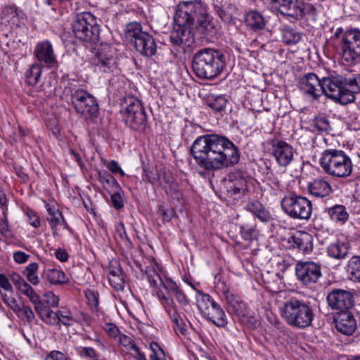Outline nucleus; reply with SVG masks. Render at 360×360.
I'll return each mask as SVG.
<instances>
[{"mask_svg": "<svg viewBox=\"0 0 360 360\" xmlns=\"http://www.w3.org/2000/svg\"><path fill=\"white\" fill-rule=\"evenodd\" d=\"M174 20L176 27L170 34V41L175 46L182 44L190 46L195 42L196 33L205 39L212 37L216 33L213 18L200 0L180 2Z\"/></svg>", "mask_w": 360, "mask_h": 360, "instance_id": "nucleus-1", "label": "nucleus"}, {"mask_svg": "<svg viewBox=\"0 0 360 360\" xmlns=\"http://www.w3.org/2000/svg\"><path fill=\"white\" fill-rule=\"evenodd\" d=\"M191 153L198 167L208 172L233 167L240 157L238 148L231 140L214 134L198 137Z\"/></svg>", "mask_w": 360, "mask_h": 360, "instance_id": "nucleus-2", "label": "nucleus"}, {"mask_svg": "<svg viewBox=\"0 0 360 360\" xmlns=\"http://www.w3.org/2000/svg\"><path fill=\"white\" fill-rule=\"evenodd\" d=\"M225 65V55L218 49L203 48L193 56L192 69L200 79L215 78L222 72Z\"/></svg>", "mask_w": 360, "mask_h": 360, "instance_id": "nucleus-3", "label": "nucleus"}, {"mask_svg": "<svg viewBox=\"0 0 360 360\" xmlns=\"http://www.w3.org/2000/svg\"><path fill=\"white\" fill-rule=\"evenodd\" d=\"M281 315L290 326L297 329L310 326L314 317L309 303L296 298H291L284 303Z\"/></svg>", "mask_w": 360, "mask_h": 360, "instance_id": "nucleus-4", "label": "nucleus"}, {"mask_svg": "<svg viewBox=\"0 0 360 360\" xmlns=\"http://www.w3.org/2000/svg\"><path fill=\"white\" fill-rule=\"evenodd\" d=\"M319 163L327 174L334 177L347 178L352 173V160L342 150L332 148L324 150Z\"/></svg>", "mask_w": 360, "mask_h": 360, "instance_id": "nucleus-5", "label": "nucleus"}, {"mask_svg": "<svg viewBox=\"0 0 360 360\" xmlns=\"http://www.w3.org/2000/svg\"><path fill=\"white\" fill-rule=\"evenodd\" d=\"M330 88L329 94L333 100L342 105H347L355 100V94L360 93V73L352 77L335 75L332 80H326Z\"/></svg>", "mask_w": 360, "mask_h": 360, "instance_id": "nucleus-6", "label": "nucleus"}, {"mask_svg": "<svg viewBox=\"0 0 360 360\" xmlns=\"http://www.w3.org/2000/svg\"><path fill=\"white\" fill-rule=\"evenodd\" d=\"M340 39V50L342 58L349 65L360 62V30L338 27L333 35Z\"/></svg>", "mask_w": 360, "mask_h": 360, "instance_id": "nucleus-7", "label": "nucleus"}, {"mask_svg": "<svg viewBox=\"0 0 360 360\" xmlns=\"http://www.w3.org/2000/svg\"><path fill=\"white\" fill-rule=\"evenodd\" d=\"M122 115L125 124L139 133L149 128L148 115L141 101L134 96H126L122 100Z\"/></svg>", "mask_w": 360, "mask_h": 360, "instance_id": "nucleus-8", "label": "nucleus"}, {"mask_svg": "<svg viewBox=\"0 0 360 360\" xmlns=\"http://www.w3.org/2000/svg\"><path fill=\"white\" fill-rule=\"evenodd\" d=\"M72 27L75 37L80 41L94 44L99 41L100 26L91 13L77 14L72 22Z\"/></svg>", "mask_w": 360, "mask_h": 360, "instance_id": "nucleus-9", "label": "nucleus"}, {"mask_svg": "<svg viewBox=\"0 0 360 360\" xmlns=\"http://www.w3.org/2000/svg\"><path fill=\"white\" fill-rule=\"evenodd\" d=\"M252 184V178L246 172L235 170L223 180V187L226 195L234 199H240L245 196Z\"/></svg>", "mask_w": 360, "mask_h": 360, "instance_id": "nucleus-10", "label": "nucleus"}, {"mask_svg": "<svg viewBox=\"0 0 360 360\" xmlns=\"http://www.w3.org/2000/svg\"><path fill=\"white\" fill-rule=\"evenodd\" d=\"M334 76H330L320 79L315 74L308 73L300 79L299 89L303 94L314 99L319 98L322 94H324L333 100L331 94H329L330 88L326 84H328L326 80H332Z\"/></svg>", "mask_w": 360, "mask_h": 360, "instance_id": "nucleus-11", "label": "nucleus"}, {"mask_svg": "<svg viewBox=\"0 0 360 360\" xmlns=\"http://www.w3.org/2000/svg\"><path fill=\"white\" fill-rule=\"evenodd\" d=\"M71 103L75 111L86 120L97 117L99 107L94 96L87 91L78 89L71 94Z\"/></svg>", "mask_w": 360, "mask_h": 360, "instance_id": "nucleus-12", "label": "nucleus"}, {"mask_svg": "<svg viewBox=\"0 0 360 360\" xmlns=\"http://www.w3.org/2000/svg\"><path fill=\"white\" fill-rule=\"evenodd\" d=\"M283 211L293 219H309L312 212V205L307 198L290 195L281 200Z\"/></svg>", "mask_w": 360, "mask_h": 360, "instance_id": "nucleus-13", "label": "nucleus"}, {"mask_svg": "<svg viewBox=\"0 0 360 360\" xmlns=\"http://www.w3.org/2000/svg\"><path fill=\"white\" fill-rule=\"evenodd\" d=\"M91 63L101 72H112L117 65L116 49L108 44H102L96 50Z\"/></svg>", "mask_w": 360, "mask_h": 360, "instance_id": "nucleus-14", "label": "nucleus"}, {"mask_svg": "<svg viewBox=\"0 0 360 360\" xmlns=\"http://www.w3.org/2000/svg\"><path fill=\"white\" fill-rule=\"evenodd\" d=\"M295 274L303 285L314 284L321 276V265L312 261L298 262L295 266Z\"/></svg>", "mask_w": 360, "mask_h": 360, "instance_id": "nucleus-15", "label": "nucleus"}, {"mask_svg": "<svg viewBox=\"0 0 360 360\" xmlns=\"http://www.w3.org/2000/svg\"><path fill=\"white\" fill-rule=\"evenodd\" d=\"M328 306L333 310L345 311L354 305V297L352 292L342 289H333L326 297Z\"/></svg>", "mask_w": 360, "mask_h": 360, "instance_id": "nucleus-16", "label": "nucleus"}, {"mask_svg": "<svg viewBox=\"0 0 360 360\" xmlns=\"http://www.w3.org/2000/svg\"><path fill=\"white\" fill-rule=\"evenodd\" d=\"M272 154L280 167H286L293 160V148L284 141H276L272 144Z\"/></svg>", "mask_w": 360, "mask_h": 360, "instance_id": "nucleus-17", "label": "nucleus"}, {"mask_svg": "<svg viewBox=\"0 0 360 360\" xmlns=\"http://www.w3.org/2000/svg\"><path fill=\"white\" fill-rule=\"evenodd\" d=\"M134 49L143 56L150 57L155 54L157 45L152 35L141 33L136 40L131 42Z\"/></svg>", "mask_w": 360, "mask_h": 360, "instance_id": "nucleus-18", "label": "nucleus"}, {"mask_svg": "<svg viewBox=\"0 0 360 360\" xmlns=\"http://www.w3.org/2000/svg\"><path fill=\"white\" fill-rule=\"evenodd\" d=\"M336 329L346 335H352L356 328V321L348 310L340 312L335 319Z\"/></svg>", "mask_w": 360, "mask_h": 360, "instance_id": "nucleus-19", "label": "nucleus"}, {"mask_svg": "<svg viewBox=\"0 0 360 360\" xmlns=\"http://www.w3.org/2000/svg\"><path fill=\"white\" fill-rule=\"evenodd\" d=\"M157 296L164 307L166 312L169 316L172 321L176 326L178 327L181 333L184 334L186 330L180 325L179 314H178L177 306L174 303L172 297L170 295H166L161 290L157 292Z\"/></svg>", "mask_w": 360, "mask_h": 360, "instance_id": "nucleus-20", "label": "nucleus"}, {"mask_svg": "<svg viewBox=\"0 0 360 360\" xmlns=\"http://www.w3.org/2000/svg\"><path fill=\"white\" fill-rule=\"evenodd\" d=\"M289 16L296 20L304 18L306 20L314 22L317 17V9L311 4L297 0Z\"/></svg>", "mask_w": 360, "mask_h": 360, "instance_id": "nucleus-21", "label": "nucleus"}, {"mask_svg": "<svg viewBox=\"0 0 360 360\" xmlns=\"http://www.w3.org/2000/svg\"><path fill=\"white\" fill-rule=\"evenodd\" d=\"M290 248L297 249L303 254H308L312 251L313 244L311 236L306 232H299L290 236L288 239Z\"/></svg>", "mask_w": 360, "mask_h": 360, "instance_id": "nucleus-22", "label": "nucleus"}, {"mask_svg": "<svg viewBox=\"0 0 360 360\" xmlns=\"http://www.w3.org/2000/svg\"><path fill=\"white\" fill-rule=\"evenodd\" d=\"M34 54L39 61L48 67H52L56 63L51 44L48 41L38 43L34 49Z\"/></svg>", "mask_w": 360, "mask_h": 360, "instance_id": "nucleus-23", "label": "nucleus"}, {"mask_svg": "<svg viewBox=\"0 0 360 360\" xmlns=\"http://www.w3.org/2000/svg\"><path fill=\"white\" fill-rule=\"evenodd\" d=\"M109 282L117 291L124 288V274L117 262H111L109 265Z\"/></svg>", "mask_w": 360, "mask_h": 360, "instance_id": "nucleus-24", "label": "nucleus"}, {"mask_svg": "<svg viewBox=\"0 0 360 360\" xmlns=\"http://www.w3.org/2000/svg\"><path fill=\"white\" fill-rule=\"evenodd\" d=\"M245 23L249 30L258 32L265 28L266 20L260 12L251 11L245 15Z\"/></svg>", "mask_w": 360, "mask_h": 360, "instance_id": "nucleus-25", "label": "nucleus"}, {"mask_svg": "<svg viewBox=\"0 0 360 360\" xmlns=\"http://www.w3.org/2000/svg\"><path fill=\"white\" fill-rule=\"evenodd\" d=\"M204 318L219 328H225L228 323L225 312L218 303L209 311V314H206Z\"/></svg>", "mask_w": 360, "mask_h": 360, "instance_id": "nucleus-26", "label": "nucleus"}, {"mask_svg": "<svg viewBox=\"0 0 360 360\" xmlns=\"http://www.w3.org/2000/svg\"><path fill=\"white\" fill-rule=\"evenodd\" d=\"M197 307L203 317L209 314V311L213 308L217 302L208 294L197 291Z\"/></svg>", "mask_w": 360, "mask_h": 360, "instance_id": "nucleus-27", "label": "nucleus"}, {"mask_svg": "<svg viewBox=\"0 0 360 360\" xmlns=\"http://www.w3.org/2000/svg\"><path fill=\"white\" fill-rule=\"evenodd\" d=\"M309 190L311 194L316 197H325L329 195L331 191V187L329 183L323 179H315L309 186Z\"/></svg>", "mask_w": 360, "mask_h": 360, "instance_id": "nucleus-28", "label": "nucleus"}, {"mask_svg": "<svg viewBox=\"0 0 360 360\" xmlns=\"http://www.w3.org/2000/svg\"><path fill=\"white\" fill-rule=\"evenodd\" d=\"M164 288L169 293L174 296L176 301L182 305L188 304V299L184 291L177 285V284L170 279H167L164 284Z\"/></svg>", "mask_w": 360, "mask_h": 360, "instance_id": "nucleus-29", "label": "nucleus"}, {"mask_svg": "<svg viewBox=\"0 0 360 360\" xmlns=\"http://www.w3.org/2000/svg\"><path fill=\"white\" fill-rule=\"evenodd\" d=\"M205 103L214 111L220 112L224 110L227 100L223 95L210 94L205 98Z\"/></svg>", "mask_w": 360, "mask_h": 360, "instance_id": "nucleus-30", "label": "nucleus"}, {"mask_svg": "<svg viewBox=\"0 0 360 360\" xmlns=\"http://www.w3.org/2000/svg\"><path fill=\"white\" fill-rule=\"evenodd\" d=\"M145 274L148 281L153 287L163 286L165 281H163L158 272V267L156 262L146 267Z\"/></svg>", "mask_w": 360, "mask_h": 360, "instance_id": "nucleus-31", "label": "nucleus"}, {"mask_svg": "<svg viewBox=\"0 0 360 360\" xmlns=\"http://www.w3.org/2000/svg\"><path fill=\"white\" fill-rule=\"evenodd\" d=\"M46 207L49 214L47 220L51 229L53 231V234L55 235L56 233L58 226L61 224V221L64 217L58 209H56L49 204H47Z\"/></svg>", "mask_w": 360, "mask_h": 360, "instance_id": "nucleus-32", "label": "nucleus"}, {"mask_svg": "<svg viewBox=\"0 0 360 360\" xmlns=\"http://www.w3.org/2000/svg\"><path fill=\"white\" fill-rule=\"evenodd\" d=\"M248 210L262 221L266 222L271 219L269 213L264 206L258 201L249 202L247 204Z\"/></svg>", "mask_w": 360, "mask_h": 360, "instance_id": "nucleus-33", "label": "nucleus"}, {"mask_svg": "<svg viewBox=\"0 0 360 360\" xmlns=\"http://www.w3.org/2000/svg\"><path fill=\"white\" fill-rule=\"evenodd\" d=\"M272 7L278 8L283 15L289 16L297 0H268Z\"/></svg>", "mask_w": 360, "mask_h": 360, "instance_id": "nucleus-34", "label": "nucleus"}, {"mask_svg": "<svg viewBox=\"0 0 360 360\" xmlns=\"http://www.w3.org/2000/svg\"><path fill=\"white\" fill-rule=\"evenodd\" d=\"M330 257L335 259H342L348 253V248L346 244L337 241L331 243L327 248Z\"/></svg>", "mask_w": 360, "mask_h": 360, "instance_id": "nucleus-35", "label": "nucleus"}, {"mask_svg": "<svg viewBox=\"0 0 360 360\" xmlns=\"http://www.w3.org/2000/svg\"><path fill=\"white\" fill-rule=\"evenodd\" d=\"M228 304L231 307L236 314L238 316H244L246 314L245 304L234 294L230 293L226 295Z\"/></svg>", "mask_w": 360, "mask_h": 360, "instance_id": "nucleus-36", "label": "nucleus"}, {"mask_svg": "<svg viewBox=\"0 0 360 360\" xmlns=\"http://www.w3.org/2000/svg\"><path fill=\"white\" fill-rule=\"evenodd\" d=\"M46 278L51 284H65L69 282V278L62 271L51 269H48L46 272Z\"/></svg>", "mask_w": 360, "mask_h": 360, "instance_id": "nucleus-37", "label": "nucleus"}, {"mask_svg": "<svg viewBox=\"0 0 360 360\" xmlns=\"http://www.w3.org/2000/svg\"><path fill=\"white\" fill-rule=\"evenodd\" d=\"M330 218L334 221L345 222L348 219V214L343 205H336L328 210Z\"/></svg>", "mask_w": 360, "mask_h": 360, "instance_id": "nucleus-38", "label": "nucleus"}, {"mask_svg": "<svg viewBox=\"0 0 360 360\" xmlns=\"http://www.w3.org/2000/svg\"><path fill=\"white\" fill-rule=\"evenodd\" d=\"M42 72V66L38 63H34L30 66L25 74L26 82L29 85L34 86L37 84L41 77Z\"/></svg>", "mask_w": 360, "mask_h": 360, "instance_id": "nucleus-39", "label": "nucleus"}, {"mask_svg": "<svg viewBox=\"0 0 360 360\" xmlns=\"http://www.w3.org/2000/svg\"><path fill=\"white\" fill-rule=\"evenodd\" d=\"M301 38V34L290 26H285L282 29V39L287 44H297Z\"/></svg>", "mask_w": 360, "mask_h": 360, "instance_id": "nucleus-40", "label": "nucleus"}, {"mask_svg": "<svg viewBox=\"0 0 360 360\" xmlns=\"http://www.w3.org/2000/svg\"><path fill=\"white\" fill-rule=\"evenodd\" d=\"M347 269L350 274V278L360 282V256H353L349 260Z\"/></svg>", "mask_w": 360, "mask_h": 360, "instance_id": "nucleus-41", "label": "nucleus"}, {"mask_svg": "<svg viewBox=\"0 0 360 360\" xmlns=\"http://www.w3.org/2000/svg\"><path fill=\"white\" fill-rule=\"evenodd\" d=\"M142 30V26L140 23L132 22L129 23L126 27V36L130 39L131 42L137 39V37L141 35V33H146Z\"/></svg>", "mask_w": 360, "mask_h": 360, "instance_id": "nucleus-42", "label": "nucleus"}, {"mask_svg": "<svg viewBox=\"0 0 360 360\" xmlns=\"http://www.w3.org/2000/svg\"><path fill=\"white\" fill-rule=\"evenodd\" d=\"M312 124L319 131L329 132L332 131L329 120L323 115L315 117Z\"/></svg>", "mask_w": 360, "mask_h": 360, "instance_id": "nucleus-43", "label": "nucleus"}, {"mask_svg": "<svg viewBox=\"0 0 360 360\" xmlns=\"http://www.w3.org/2000/svg\"><path fill=\"white\" fill-rule=\"evenodd\" d=\"M39 265L36 262L30 264L24 271V275L27 279L33 285H37L39 282L38 276L36 273L38 270Z\"/></svg>", "mask_w": 360, "mask_h": 360, "instance_id": "nucleus-44", "label": "nucleus"}, {"mask_svg": "<svg viewBox=\"0 0 360 360\" xmlns=\"http://www.w3.org/2000/svg\"><path fill=\"white\" fill-rule=\"evenodd\" d=\"M98 180L103 184H107L109 187L121 190L117 180L108 172L103 171L98 173Z\"/></svg>", "mask_w": 360, "mask_h": 360, "instance_id": "nucleus-45", "label": "nucleus"}, {"mask_svg": "<svg viewBox=\"0 0 360 360\" xmlns=\"http://www.w3.org/2000/svg\"><path fill=\"white\" fill-rule=\"evenodd\" d=\"M242 238L245 240H252L257 238L258 231L252 225L243 224L240 226Z\"/></svg>", "mask_w": 360, "mask_h": 360, "instance_id": "nucleus-46", "label": "nucleus"}, {"mask_svg": "<svg viewBox=\"0 0 360 360\" xmlns=\"http://www.w3.org/2000/svg\"><path fill=\"white\" fill-rule=\"evenodd\" d=\"M85 296L88 304L92 310L97 311L99 305V294L97 291L91 289H87L85 291Z\"/></svg>", "mask_w": 360, "mask_h": 360, "instance_id": "nucleus-47", "label": "nucleus"}, {"mask_svg": "<svg viewBox=\"0 0 360 360\" xmlns=\"http://www.w3.org/2000/svg\"><path fill=\"white\" fill-rule=\"evenodd\" d=\"M151 354H150V360H162V357H165V354L163 349L155 342H152L149 347Z\"/></svg>", "mask_w": 360, "mask_h": 360, "instance_id": "nucleus-48", "label": "nucleus"}, {"mask_svg": "<svg viewBox=\"0 0 360 360\" xmlns=\"http://www.w3.org/2000/svg\"><path fill=\"white\" fill-rule=\"evenodd\" d=\"M158 181L160 185L165 184V186H169L176 181L170 171L165 169L160 170Z\"/></svg>", "mask_w": 360, "mask_h": 360, "instance_id": "nucleus-49", "label": "nucleus"}, {"mask_svg": "<svg viewBox=\"0 0 360 360\" xmlns=\"http://www.w3.org/2000/svg\"><path fill=\"white\" fill-rule=\"evenodd\" d=\"M19 317L25 319L28 322H31L34 319V314L32 309L28 306L20 307V310L17 312Z\"/></svg>", "mask_w": 360, "mask_h": 360, "instance_id": "nucleus-50", "label": "nucleus"}, {"mask_svg": "<svg viewBox=\"0 0 360 360\" xmlns=\"http://www.w3.org/2000/svg\"><path fill=\"white\" fill-rule=\"evenodd\" d=\"M39 316L46 323L49 325H56L57 319L54 318V312L50 307L45 309Z\"/></svg>", "mask_w": 360, "mask_h": 360, "instance_id": "nucleus-51", "label": "nucleus"}, {"mask_svg": "<svg viewBox=\"0 0 360 360\" xmlns=\"http://www.w3.org/2000/svg\"><path fill=\"white\" fill-rule=\"evenodd\" d=\"M119 191V189H115L110 197L112 205L116 210H120L124 206L123 200Z\"/></svg>", "mask_w": 360, "mask_h": 360, "instance_id": "nucleus-52", "label": "nucleus"}, {"mask_svg": "<svg viewBox=\"0 0 360 360\" xmlns=\"http://www.w3.org/2000/svg\"><path fill=\"white\" fill-rule=\"evenodd\" d=\"M77 352L78 354L81 356L88 357L91 359H94L98 356L97 352L93 347H80L77 348Z\"/></svg>", "mask_w": 360, "mask_h": 360, "instance_id": "nucleus-53", "label": "nucleus"}, {"mask_svg": "<svg viewBox=\"0 0 360 360\" xmlns=\"http://www.w3.org/2000/svg\"><path fill=\"white\" fill-rule=\"evenodd\" d=\"M119 342L123 347L129 350H134L137 347L131 338L124 334L120 335Z\"/></svg>", "mask_w": 360, "mask_h": 360, "instance_id": "nucleus-54", "label": "nucleus"}, {"mask_svg": "<svg viewBox=\"0 0 360 360\" xmlns=\"http://www.w3.org/2000/svg\"><path fill=\"white\" fill-rule=\"evenodd\" d=\"M27 215L29 218V223L34 228H39L41 225L40 218L37 212L29 210L27 212Z\"/></svg>", "mask_w": 360, "mask_h": 360, "instance_id": "nucleus-55", "label": "nucleus"}, {"mask_svg": "<svg viewBox=\"0 0 360 360\" xmlns=\"http://www.w3.org/2000/svg\"><path fill=\"white\" fill-rule=\"evenodd\" d=\"M108 169L113 174L119 173L122 176H124V172L121 169L117 162L115 160H111L107 165Z\"/></svg>", "mask_w": 360, "mask_h": 360, "instance_id": "nucleus-56", "label": "nucleus"}, {"mask_svg": "<svg viewBox=\"0 0 360 360\" xmlns=\"http://www.w3.org/2000/svg\"><path fill=\"white\" fill-rule=\"evenodd\" d=\"M46 302L51 307H57L59 302V298L52 292H48L44 294Z\"/></svg>", "mask_w": 360, "mask_h": 360, "instance_id": "nucleus-57", "label": "nucleus"}, {"mask_svg": "<svg viewBox=\"0 0 360 360\" xmlns=\"http://www.w3.org/2000/svg\"><path fill=\"white\" fill-rule=\"evenodd\" d=\"M46 360H68V359L63 353L55 350L46 356Z\"/></svg>", "mask_w": 360, "mask_h": 360, "instance_id": "nucleus-58", "label": "nucleus"}, {"mask_svg": "<svg viewBox=\"0 0 360 360\" xmlns=\"http://www.w3.org/2000/svg\"><path fill=\"white\" fill-rule=\"evenodd\" d=\"M30 257V255L24 252L18 251L13 254L14 261L18 264H23L26 262Z\"/></svg>", "mask_w": 360, "mask_h": 360, "instance_id": "nucleus-59", "label": "nucleus"}, {"mask_svg": "<svg viewBox=\"0 0 360 360\" xmlns=\"http://www.w3.org/2000/svg\"><path fill=\"white\" fill-rule=\"evenodd\" d=\"M0 286L7 291H12L13 290L8 278L2 274H0Z\"/></svg>", "mask_w": 360, "mask_h": 360, "instance_id": "nucleus-60", "label": "nucleus"}, {"mask_svg": "<svg viewBox=\"0 0 360 360\" xmlns=\"http://www.w3.org/2000/svg\"><path fill=\"white\" fill-rule=\"evenodd\" d=\"M105 330L112 337H116L119 334L118 328L113 323H106Z\"/></svg>", "mask_w": 360, "mask_h": 360, "instance_id": "nucleus-61", "label": "nucleus"}, {"mask_svg": "<svg viewBox=\"0 0 360 360\" xmlns=\"http://www.w3.org/2000/svg\"><path fill=\"white\" fill-rule=\"evenodd\" d=\"M164 187L165 188L166 193L168 196L179 191L178 183L176 181H175L172 184H170L169 186H164Z\"/></svg>", "mask_w": 360, "mask_h": 360, "instance_id": "nucleus-62", "label": "nucleus"}, {"mask_svg": "<svg viewBox=\"0 0 360 360\" xmlns=\"http://www.w3.org/2000/svg\"><path fill=\"white\" fill-rule=\"evenodd\" d=\"M144 173V176L149 183L154 184L158 181L157 175L155 174H153L151 171L145 170Z\"/></svg>", "mask_w": 360, "mask_h": 360, "instance_id": "nucleus-63", "label": "nucleus"}, {"mask_svg": "<svg viewBox=\"0 0 360 360\" xmlns=\"http://www.w3.org/2000/svg\"><path fill=\"white\" fill-rule=\"evenodd\" d=\"M56 257L60 262H66L68 259V252L62 249H58L55 252Z\"/></svg>", "mask_w": 360, "mask_h": 360, "instance_id": "nucleus-64", "label": "nucleus"}]
</instances>
